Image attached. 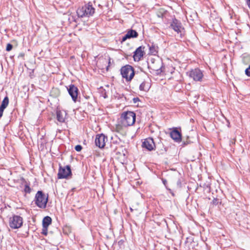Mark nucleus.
<instances>
[{
	"label": "nucleus",
	"instance_id": "f257e3e1",
	"mask_svg": "<svg viewBox=\"0 0 250 250\" xmlns=\"http://www.w3.org/2000/svg\"><path fill=\"white\" fill-rule=\"evenodd\" d=\"M136 119V114L132 111L123 112L121 116V124H118L116 126V130L118 132L123 131L124 127L132 125Z\"/></svg>",
	"mask_w": 250,
	"mask_h": 250
},
{
	"label": "nucleus",
	"instance_id": "f03ea898",
	"mask_svg": "<svg viewBox=\"0 0 250 250\" xmlns=\"http://www.w3.org/2000/svg\"><path fill=\"white\" fill-rule=\"evenodd\" d=\"M135 80L140 83L139 89L141 91H147L150 88L149 79L146 74L143 72H137L136 74Z\"/></svg>",
	"mask_w": 250,
	"mask_h": 250
},
{
	"label": "nucleus",
	"instance_id": "7ed1b4c3",
	"mask_svg": "<svg viewBox=\"0 0 250 250\" xmlns=\"http://www.w3.org/2000/svg\"><path fill=\"white\" fill-rule=\"evenodd\" d=\"M120 72L122 78L125 79L126 82H131L134 77H135L137 73L135 72L134 68L129 64L122 66Z\"/></svg>",
	"mask_w": 250,
	"mask_h": 250
},
{
	"label": "nucleus",
	"instance_id": "20e7f679",
	"mask_svg": "<svg viewBox=\"0 0 250 250\" xmlns=\"http://www.w3.org/2000/svg\"><path fill=\"white\" fill-rule=\"evenodd\" d=\"M95 13V9L90 3L80 7L77 10L78 16L80 18L89 17Z\"/></svg>",
	"mask_w": 250,
	"mask_h": 250
},
{
	"label": "nucleus",
	"instance_id": "39448f33",
	"mask_svg": "<svg viewBox=\"0 0 250 250\" xmlns=\"http://www.w3.org/2000/svg\"><path fill=\"white\" fill-rule=\"evenodd\" d=\"M47 201L48 197L42 191H38L35 197L36 205L40 208H44L46 207Z\"/></svg>",
	"mask_w": 250,
	"mask_h": 250
},
{
	"label": "nucleus",
	"instance_id": "423d86ee",
	"mask_svg": "<svg viewBox=\"0 0 250 250\" xmlns=\"http://www.w3.org/2000/svg\"><path fill=\"white\" fill-rule=\"evenodd\" d=\"M22 223V218L19 215H14L9 220V226L12 229H16L21 228Z\"/></svg>",
	"mask_w": 250,
	"mask_h": 250
},
{
	"label": "nucleus",
	"instance_id": "0eeeda50",
	"mask_svg": "<svg viewBox=\"0 0 250 250\" xmlns=\"http://www.w3.org/2000/svg\"><path fill=\"white\" fill-rule=\"evenodd\" d=\"M71 175V170L69 166H66L64 167H60L58 173V179L67 178Z\"/></svg>",
	"mask_w": 250,
	"mask_h": 250
},
{
	"label": "nucleus",
	"instance_id": "6e6552de",
	"mask_svg": "<svg viewBox=\"0 0 250 250\" xmlns=\"http://www.w3.org/2000/svg\"><path fill=\"white\" fill-rule=\"evenodd\" d=\"M189 76L195 81H201L203 77V74L201 70L198 68L192 69L189 72Z\"/></svg>",
	"mask_w": 250,
	"mask_h": 250
},
{
	"label": "nucleus",
	"instance_id": "1a4fd4ad",
	"mask_svg": "<svg viewBox=\"0 0 250 250\" xmlns=\"http://www.w3.org/2000/svg\"><path fill=\"white\" fill-rule=\"evenodd\" d=\"M107 141V138L103 134H97L95 140V145L99 148H104L105 145V142Z\"/></svg>",
	"mask_w": 250,
	"mask_h": 250
},
{
	"label": "nucleus",
	"instance_id": "9d476101",
	"mask_svg": "<svg viewBox=\"0 0 250 250\" xmlns=\"http://www.w3.org/2000/svg\"><path fill=\"white\" fill-rule=\"evenodd\" d=\"M67 90L73 101L76 102L78 95V89L77 87L74 84H70L67 88Z\"/></svg>",
	"mask_w": 250,
	"mask_h": 250
},
{
	"label": "nucleus",
	"instance_id": "9b49d317",
	"mask_svg": "<svg viewBox=\"0 0 250 250\" xmlns=\"http://www.w3.org/2000/svg\"><path fill=\"white\" fill-rule=\"evenodd\" d=\"M142 146L149 151L153 150L155 147L153 139L151 138H146L143 143Z\"/></svg>",
	"mask_w": 250,
	"mask_h": 250
},
{
	"label": "nucleus",
	"instance_id": "f8f14e48",
	"mask_svg": "<svg viewBox=\"0 0 250 250\" xmlns=\"http://www.w3.org/2000/svg\"><path fill=\"white\" fill-rule=\"evenodd\" d=\"M145 47L140 46L138 47L134 52L133 58L135 61H139L144 55Z\"/></svg>",
	"mask_w": 250,
	"mask_h": 250
},
{
	"label": "nucleus",
	"instance_id": "ddd939ff",
	"mask_svg": "<svg viewBox=\"0 0 250 250\" xmlns=\"http://www.w3.org/2000/svg\"><path fill=\"white\" fill-rule=\"evenodd\" d=\"M170 27L177 33L181 32V23L176 19L173 20L172 22L170 24Z\"/></svg>",
	"mask_w": 250,
	"mask_h": 250
},
{
	"label": "nucleus",
	"instance_id": "4468645a",
	"mask_svg": "<svg viewBox=\"0 0 250 250\" xmlns=\"http://www.w3.org/2000/svg\"><path fill=\"white\" fill-rule=\"evenodd\" d=\"M171 138L176 142H180L181 141V134L177 129H174L170 133Z\"/></svg>",
	"mask_w": 250,
	"mask_h": 250
},
{
	"label": "nucleus",
	"instance_id": "2eb2a0df",
	"mask_svg": "<svg viewBox=\"0 0 250 250\" xmlns=\"http://www.w3.org/2000/svg\"><path fill=\"white\" fill-rule=\"evenodd\" d=\"M52 222V219L49 216L45 217L42 220V227L44 229H45L46 231L48 226L51 224Z\"/></svg>",
	"mask_w": 250,
	"mask_h": 250
},
{
	"label": "nucleus",
	"instance_id": "dca6fc26",
	"mask_svg": "<svg viewBox=\"0 0 250 250\" xmlns=\"http://www.w3.org/2000/svg\"><path fill=\"white\" fill-rule=\"evenodd\" d=\"M66 113L61 111H57V119L58 121L61 123H63L65 121Z\"/></svg>",
	"mask_w": 250,
	"mask_h": 250
},
{
	"label": "nucleus",
	"instance_id": "f3484780",
	"mask_svg": "<svg viewBox=\"0 0 250 250\" xmlns=\"http://www.w3.org/2000/svg\"><path fill=\"white\" fill-rule=\"evenodd\" d=\"M162 65V62L161 61H158L156 62V64H154L150 67L153 70L159 71L161 69Z\"/></svg>",
	"mask_w": 250,
	"mask_h": 250
},
{
	"label": "nucleus",
	"instance_id": "a211bd4d",
	"mask_svg": "<svg viewBox=\"0 0 250 250\" xmlns=\"http://www.w3.org/2000/svg\"><path fill=\"white\" fill-rule=\"evenodd\" d=\"M126 32L129 35L130 39L137 38L138 36V33L134 30L129 29Z\"/></svg>",
	"mask_w": 250,
	"mask_h": 250
},
{
	"label": "nucleus",
	"instance_id": "6ab92c4d",
	"mask_svg": "<svg viewBox=\"0 0 250 250\" xmlns=\"http://www.w3.org/2000/svg\"><path fill=\"white\" fill-rule=\"evenodd\" d=\"M9 104V99L7 96H6L3 101H2L1 104L0 106V107H1L4 109L6 108V107L8 106Z\"/></svg>",
	"mask_w": 250,
	"mask_h": 250
},
{
	"label": "nucleus",
	"instance_id": "aec40b11",
	"mask_svg": "<svg viewBox=\"0 0 250 250\" xmlns=\"http://www.w3.org/2000/svg\"><path fill=\"white\" fill-rule=\"evenodd\" d=\"M24 181L25 182L24 191L26 193H30L31 191V188L29 186L30 184L26 182L24 180Z\"/></svg>",
	"mask_w": 250,
	"mask_h": 250
},
{
	"label": "nucleus",
	"instance_id": "412c9836",
	"mask_svg": "<svg viewBox=\"0 0 250 250\" xmlns=\"http://www.w3.org/2000/svg\"><path fill=\"white\" fill-rule=\"evenodd\" d=\"M157 49V46H155L154 45H152L151 46H150L149 51L150 53L154 55H156L158 52Z\"/></svg>",
	"mask_w": 250,
	"mask_h": 250
},
{
	"label": "nucleus",
	"instance_id": "4be33fe9",
	"mask_svg": "<svg viewBox=\"0 0 250 250\" xmlns=\"http://www.w3.org/2000/svg\"><path fill=\"white\" fill-rule=\"evenodd\" d=\"M165 13V11L163 9H161L160 11H159L157 13V16L159 18H162L163 17L164 14Z\"/></svg>",
	"mask_w": 250,
	"mask_h": 250
},
{
	"label": "nucleus",
	"instance_id": "5701e85b",
	"mask_svg": "<svg viewBox=\"0 0 250 250\" xmlns=\"http://www.w3.org/2000/svg\"><path fill=\"white\" fill-rule=\"evenodd\" d=\"M130 39L129 35L126 33L125 36H124L121 41V42L122 43L125 42L127 39Z\"/></svg>",
	"mask_w": 250,
	"mask_h": 250
},
{
	"label": "nucleus",
	"instance_id": "b1692460",
	"mask_svg": "<svg viewBox=\"0 0 250 250\" xmlns=\"http://www.w3.org/2000/svg\"><path fill=\"white\" fill-rule=\"evenodd\" d=\"M13 45L10 43H8L6 46V50L7 51H10L12 50Z\"/></svg>",
	"mask_w": 250,
	"mask_h": 250
},
{
	"label": "nucleus",
	"instance_id": "393cba45",
	"mask_svg": "<svg viewBox=\"0 0 250 250\" xmlns=\"http://www.w3.org/2000/svg\"><path fill=\"white\" fill-rule=\"evenodd\" d=\"M75 150L77 151H80L82 149V146L81 145H77L75 147Z\"/></svg>",
	"mask_w": 250,
	"mask_h": 250
},
{
	"label": "nucleus",
	"instance_id": "a878e982",
	"mask_svg": "<svg viewBox=\"0 0 250 250\" xmlns=\"http://www.w3.org/2000/svg\"><path fill=\"white\" fill-rule=\"evenodd\" d=\"M5 109L0 107V118H1L2 116L3 115V112Z\"/></svg>",
	"mask_w": 250,
	"mask_h": 250
},
{
	"label": "nucleus",
	"instance_id": "bb28decb",
	"mask_svg": "<svg viewBox=\"0 0 250 250\" xmlns=\"http://www.w3.org/2000/svg\"><path fill=\"white\" fill-rule=\"evenodd\" d=\"M176 185H177V187H181V181H180V179L179 178H178V179H177V182H176Z\"/></svg>",
	"mask_w": 250,
	"mask_h": 250
},
{
	"label": "nucleus",
	"instance_id": "cd10ccee",
	"mask_svg": "<svg viewBox=\"0 0 250 250\" xmlns=\"http://www.w3.org/2000/svg\"><path fill=\"white\" fill-rule=\"evenodd\" d=\"M133 100L134 103H136L137 102L140 101L138 98H133Z\"/></svg>",
	"mask_w": 250,
	"mask_h": 250
},
{
	"label": "nucleus",
	"instance_id": "c85d7f7f",
	"mask_svg": "<svg viewBox=\"0 0 250 250\" xmlns=\"http://www.w3.org/2000/svg\"><path fill=\"white\" fill-rule=\"evenodd\" d=\"M167 189L169 191V192L171 194V195L173 196H174V193L172 192V191L170 188L167 187Z\"/></svg>",
	"mask_w": 250,
	"mask_h": 250
},
{
	"label": "nucleus",
	"instance_id": "c756f323",
	"mask_svg": "<svg viewBox=\"0 0 250 250\" xmlns=\"http://www.w3.org/2000/svg\"><path fill=\"white\" fill-rule=\"evenodd\" d=\"M42 233L44 235H46L47 234V230L46 231L45 229H44V228H43Z\"/></svg>",
	"mask_w": 250,
	"mask_h": 250
},
{
	"label": "nucleus",
	"instance_id": "7c9ffc66",
	"mask_svg": "<svg viewBox=\"0 0 250 250\" xmlns=\"http://www.w3.org/2000/svg\"><path fill=\"white\" fill-rule=\"evenodd\" d=\"M162 182H163V183L164 184V185L165 186V187L167 188V186H166V184L167 183V181L166 179H162Z\"/></svg>",
	"mask_w": 250,
	"mask_h": 250
},
{
	"label": "nucleus",
	"instance_id": "2f4dec72",
	"mask_svg": "<svg viewBox=\"0 0 250 250\" xmlns=\"http://www.w3.org/2000/svg\"><path fill=\"white\" fill-rule=\"evenodd\" d=\"M247 4L248 5L249 8L250 9V0H247Z\"/></svg>",
	"mask_w": 250,
	"mask_h": 250
},
{
	"label": "nucleus",
	"instance_id": "473e14b6",
	"mask_svg": "<svg viewBox=\"0 0 250 250\" xmlns=\"http://www.w3.org/2000/svg\"><path fill=\"white\" fill-rule=\"evenodd\" d=\"M217 201H218V200L217 199H214L213 200V204H216L217 203Z\"/></svg>",
	"mask_w": 250,
	"mask_h": 250
},
{
	"label": "nucleus",
	"instance_id": "72a5a7b5",
	"mask_svg": "<svg viewBox=\"0 0 250 250\" xmlns=\"http://www.w3.org/2000/svg\"><path fill=\"white\" fill-rule=\"evenodd\" d=\"M122 243V242H121V241L118 242V244L120 245H121Z\"/></svg>",
	"mask_w": 250,
	"mask_h": 250
},
{
	"label": "nucleus",
	"instance_id": "f704fd0d",
	"mask_svg": "<svg viewBox=\"0 0 250 250\" xmlns=\"http://www.w3.org/2000/svg\"><path fill=\"white\" fill-rule=\"evenodd\" d=\"M110 59L109 58V61H108V63H109V64H110Z\"/></svg>",
	"mask_w": 250,
	"mask_h": 250
},
{
	"label": "nucleus",
	"instance_id": "c9c22d12",
	"mask_svg": "<svg viewBox=\"0 0 250 250\" xmlns=\"http://www.w3.org/2000/svg\"><path fill=\"white\" fill-rule=\"evenodd\" d=\"M109 65L106 68V70H108V67Z\"/></svg>",
	"mask_w": 250,
	"mask_h": 250
}]
</instances>
